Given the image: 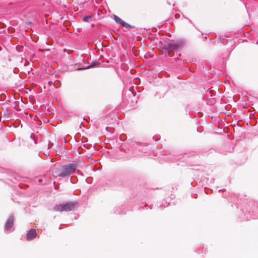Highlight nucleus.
<instances>
[{
    "label": "nucleus",
    "instance_id": "obj_1",
    "mask_svg": "<svg viewBox=\"0 0 258 258\" xmlns=\"http://www.w3.org/2000/svg\"><path fill=\"white\" fill-rule=\"evenodd\" d=\"M77 167V165L75 163L63 165L55 168L53 171V174L55 177H64L69 176L75 172Z\"/></svg>",
    "mask_w": 258,
    "mask_h": 258
},
{
    "label": "nucleus",
    "instance_id": "obj_2",
    "mask_svg": "<svg viewBox=\"0 0 258 258\" xmlns=\"http://www.w3.org/2000/svg\"><path fill=\"white\" fill-rule=\"evenodd\" d=\"M75 205L73 203H66L59 204L57 206L55 209L58 212H68L73 210L74 209Z\"/></svg>",
    "mask_w": 258,
    "mask_h": 258
},
{
    "label": "nucleus",
    "instance_id": "obj_3",
    "mask_svg": "<svg viewBox=\"0 0 258 258\" xmlns=\"http://www.w3.org/2000/svg\"><path fill=\"white\" fill-rule=\"evenodd\" d=\"M37 236V233L36 230L33 229H31L29 230L26 235L27 240H31Z\"/></svg>",
    "mask_w": 258,
    "mask_h": 258
},
{
    "label": "nucleus",
    "instance_id": "obj_4",
    "mask_svg": "<svg viewBox=\"0 0 258 258\" xmlns=\"http://www.w3.org/2000/svg\"><path fill=\"white\" fill-rule=\"evenodd\" d=\"M14 222V218L12 216H11L8 219L6 224L5 226V228L7 230H10L13 225Z\"/></svg>",
    "mask_w": 258,
    "mask_h": 258
},
{
    "label": "nucleus",
    "instance_id": "obj_5",
    "mask_svg": "<svg viewBox=\"0 0 258 258\" xmlns=\"http://www.w3.org/2000/svg\"><path fill=\"white\" fill-rule=\"evenodd\" d=\"M113 19L114 21L118 24L121 25L123 21H122L119 17L116 15L113 16Z\"/></svg>",
    "mask_w": 258,
    "mask_h": 258
},
{
    "label": "nucleus",
    "instance_id": "obj_6",
    "mask_svg": "<svg viewBox=\"0 0 258 258\" xmlns=\"http://www.w3.org/2000/svg\"><path fill=\"white\" fill-rule=\"evenodd\" d=\"M92 15L85 16L83 18V21L85 22H89V20L92 18Z\"/></svg>",
    "mask_w": 258,
    "mask_h": 258
},
{
    "label": "nucleus",
    "instance_id": "obj_7",
    "mask_svg": "<svg viewBox=\"0 0 258 258\" xmlns=\"http://www.w3.org/2000/svg\"><path fill=\"white\" fill-rule=\"evenodd\" d=\"M121 25H122V26H123V27H124L125 28H134V26H131L128 24L125 23L124 21L123 22V23H122V24Z\"/></svg>",
    "mask_w": 258,
    "mask_h": 258
},
{
    "label": "nucleus",
    "instance_id": "obj_8",
    "mask_svg": "<svg viewBox=\"0 0 258 258\" xmlns=\"http://www.w3.org/2000/svg\"><path fill=\"white\" fill-rule=\"evenodd\" d=\"M169 48L172 49H175L177 48V45L176 44H172L169 46Z\"/></svg>",
    "mask_w": 258,
    "mask_h": 258
}]
</instances>
